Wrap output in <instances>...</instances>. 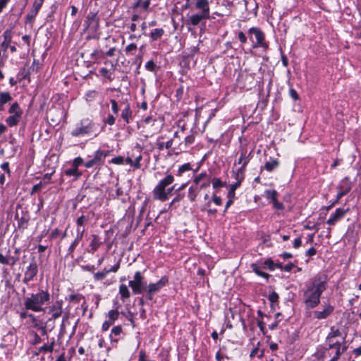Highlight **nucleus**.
I'll return each mask as SVG.
<instances>
[{"label": "nucleus", "mask_w": 361, "mask_h": 361, "mask_svg": "<svg viewBox=\"0 0 361 361\" xmlns=\"http://www.w3.org/2000/svg\"><path fill=\"white\" fill-rule=\"evenodd\" d=\"M328 279L326 274H317L306 284L303 293L306 310L315 308L320 303L322 293L327 289Z\"/></svg>", "instance_id": "nucleus-1"}, {"label": "nucleus", "mask_w": 361, "mask_h": 361, "mask_svg": "<svg viewBox=\"0 0 361 361\" xmlns=\"http://www.w3.org/2000/svg\"><path fill=\"white\" fill-rule=\"evenodd\" d=\"M51 295L48 290L38 289L36 293L28 294L24 298L23 305L27 310L35 312H45L44 305L50 303Z\"/></svg>", "instance_id": "nucleus-2"}, {"label": "nucleus", "mask_w": 361, "mask_h": 361, "mask_svg": "<svg viewBox=\"0 0 361 361\" xmlns=\"http://www.w3.org/2000/svg\"><path fill=\"white\" fill-rule=\"evenodd\" d=\"M247 35L253 49L262 48L264 51L269 49V42L266 41L265 33L261 28L252 27L247 30Z\"/></svg>", "instance_id": "nucleus-3"}, {"label": "nucleus", "mask_w": 361, "mask_h": 361, "mask_svg": "<svg viewBox=\"0 0 361 361\" xmlns=\"http://www.w3.org/2000/svg\"><path fill=\"white\" fill-rule=\"evenodd\" d=\"M95 123L92 119L85 118L75 124V128L71 132L73 137H81L89 136L94 133Z\"/></svg>", "instance_id": "nucleus-4"}, {"label": "nucleus", "mask_w": 361, "mask_h": 361, "mask_svg": "<svg viewBox=\"0 0 361 361\" xmlns=\"http://www.w3.org/2000/svg\"><path fill=\"white\" fill-rule=\"evenodd\" d=\"M174 180L173 175L166 172L165 176L159 181L152 190L154 200L161 202L167 200L165 188L171 185L174 182Z\"/></svg>", "instance_id": "nucleus-5"}, {"label": "nucleus", "mask_w": 361, "mask_h": 361, "mask_svg": "<svg viewBox=\"0 0 361 361\" xmlns=\"http://www.w3.org/2000/svg\"><path fill=\"white\" fill-rule=\"evenodd\" d=\"M8 113L10 116L5 120L6 125L8 127H14L18 125L22 118L23 111L17 102H13L11 105Z\"/></svg>", "instance_id": "nucleus-6"}, {"label": "nucleus", "mask_w": 361, "mask_h": 361, "mask_svg": "<svg viewBox=\"0 0 361 361\" xmlns=\"http://www.w3.org/2000/svg\"><path fill=\"white\" fill-rule=\"evenodd\" d=\"M128 286L131 288L132 292L135 295L142 294L147 288L145 278L140 271L135 273L133 280L129 281Z\"/></svg>", "instance_id": "nucleus-7"}, {"label": "nucleus", "mask_w": 361, "mask_h": 361, "mask_svg": "<svg viewBox=\"0 0 361 361\" xmlns=\"http://www.w3.org/2000/svg\"><path fill=\"white\" fill-rule=\"evenodd\" d=\"M108 155V151L98 149L94 153L92 159L86 161L84 164V166L87 169L92 168L93 166L99 168L104 164L105 159Z\"/></svg>", "instance_id": "nucleus-8"}, {"label": "nucleus", "mask_w": 361, "mask_h": 361, "mask_svg": "<svg viewBox=\"0 0 361 361\" xmlns=\"http://www.w3.org/2000/svg\"><path fill=\"white\" fill-rule=\"evenodd\" d=\"M168 283V279L166 276L161 277L157 283H151L147 286L146 298L152 300L155 293H158Z\"/></svg>", "instance_id": "nucleus-9"}, {"label": "nucleus", "mask_w": 361, "mask_h": 361, "mask_svg": "<svg viewBox=\"0 0 361 361\" xmlns=\"http://www.w3.org/2000/svg\"><path fill=\"white\" fill-rule=\"evenodd\" d=\"M38 273V266L37 262L33 258L30 262L29 265L26 267L24 272L23 282L25 284H27L30 281L34 280Z\"/></svg>", "instance_id": "nucleus-10"}, {"label": "nucleus", "mask_w": 361, "mask_h": 361, "mask_svg": "<svg viewBox=\"0 0 361 361\" xmlns=\"http://www.w3.org/2000/svg\"><path fill=\"white\" fill-rule=\"evenodd\" d=\"M18 262V258L11 255L10 248H5L0 252V264L13 267Z\"/></svg>", "instance_id": "nucleus-11"}, {"label": "nucleus", "mask_w": 361, "mask_h": 361, "mask_svg": "<svg viewBox=\"0 0 361 361\" xmlns=\"http://www.w3.org/2000/svg\"><path fill=\"white\" fill-rule=\"evenodd\" d=\"M254 83V76L246 73H240L237 79V85L240 88L250 90Z\"/></svg>", "instance_id": "nucleus-12"}, {"label": "nucleus", "mask_w": 361, "mask_h": 361, "mask_svg": "<svg viewBox=\"0 0 361 361\" xmlns=\"http://www.w3.org/2000/svg\"><path fill=\"white\" fill-rule=\"evenodd\" d=\"M322 307V310H315L313 312L314 319L319 320L325 319L334 312V307L329 302H324Z\"/></svg>", "instance_id": "nucleus-13"}, {"label": "nucleus", "mask_w": 361, "mask_h": 361, "mask_svg": "<svg viewBox=\"0 0 361 361\" xmlns=\"http://www.w3.org/2000/svg\"><path fill=\"white\" fill-rule=\"evenodd\" d=\"M352 188V182L350 180V178L346 176L343 178L338 183L337 186V196L338 199H341L342 197L347 195Z\"/></svg>", "instance_id": "nucleus-14"}, {"label": "nucleus", "mask_w": 361, "mask_h": 361, "mask_svg": "<svg viewBox=\"0 0 361 361\" xmlns=\"http://www.w3.org/2000/svg\"><path fill=\"white\" fill-rule=\"evenodd\" d=\"M30 214L27 211L22 209L20 214L16 211L15 219L18 221V228L20 230H25L27 228L28 222L30 219Z\"/></svg>", "instance_id": "nucleus-15"}, {"label": "nucleus", "mask_w": 361, "mask_h": 361, "mask_svg": "<svg viewBox=\"0 0 361 361\" xmlns=\"http://www.w3.org/2000/svg\"><path fill=\"white\" fill-rule=\"evenodd\" d=\"M349 208L343 209V208H338L336 209L335 212L331 214L330 217L326 221V224L329 226H334L339 221H341L345 215L349 212Z\"/></svg>", "instance_id": "nucleus-16"}, {"label": "nucleus", "mask_w": 361, "mask_h": 361, "mask_svg": "<svg viewBox=\"0 0 361 361\" xmlns=\"http://www.w3.org/2000/svg\"><path fill=\"white\" fill-rule=\"evenodd\" d=\"M43 2L44 0H35L34 1L31 11L26 16V23H33L35 17L43 4Z\"/></svg>", "instance_id": "nucleus-17"}, {"label": "nucleus", "mask_w": 361, "mask_h": 361, "mask_svg": "<svg viewBox=\"0 0 361 361\" xmlns=\"http://www.w3.org/2000/svg\"><path fill=\"white\" fill-rule=\"evenodd\" d=\"M63 301L56 300L51 306L49 307L48 314L51 315V319H56L62 315Z\"/></svg>", "instance_id": "nucleus-18"}, {"label": "nucleus", "mask_w": 361, "mask_h": 361, "mask_svg": "<svg viewBox=\"0 0 361 361\" xmlns=\"http://www.w3.org/2000/svg\"><path fill=\"white\" fill-rule=\"evenodd\" d=\"M194 7L201 14L210 18L209 2L208 0H195Z\"/></svg>", "instance_id": "nucleus-19"}, {"label": "nucleus", "mask_w": 361, "mask_h": 361, "mask_svg": "<svg viewBox=\"0 0 361 361\" xmlns=\"http://www.w3.org/2000/svg\"><path fill=\"white\" fill-rule=\"evenodd\" d=\"M13 27L14 26H11L9 28H7L3 32L2 36L4 38V40L1 44V47L4 51H6L8 49V47H10V45L13 42Z\"/></svg>", "instance_id": "nucleus-20"}, {"label": "nucleus", "mask_w": 361, "mask_h": 361, "mask_svg": "<svg viewBox=\"0 0 361 361\" xmlns=\"http://www.w3.org/2000/svg\"><path fill=\"white\" fill-rule=\"evenodd\" d=\"M119 312L118 310H111L109 311L107 314L108 320H106L102 326V330L103 331H106L109 327L114 324V322L118 319Z\"/></svg>", "instance_id": "nucleus-21"}, {"label": "nucleus", "mask_w": 361, "mask_h": 361, "mask_svg": "<svg viewBox=\"0 0 361 361\" xmlns=\"http://www.w3.org/2000/svg\"><path fill=\"white\" fill-rule=\"evenodd\" d=\"M75 233H76L75 238L74 240L71 243V244L70 245V246L68 249V252L69 255H72L74 252L76 247L78 245L79 243L82 240V238L84 237L85 232H84L83 229H82V231H80L79 229H75Z\"/></svg>", "instance_id": "nucleus-22"}, {"label": "nucleus", "mask_w": 361, "mask_h": 361, "mask_svg": "<svg viewBox=\"0 0 361 361\" xmlns=\"http://www.w3.org/2000/svg\"><path fill=\"white\" fill-rule=\"evenodd\" d=\"M240 156L238 161L235 162V164H243V161H245V160H247V164L250 162V159L252 157V150H251L250 152H247V149L246 145H242L240 147Z\"/></svg>", "instance_id": "nucleus-23"}, {"label": "nucleus", "mask_w": 361, "mask_h": 361, "mask_svg": "<svg viewBox=\"0 0 361 361\" xmlns=\"http://www.w3.org/2000/svg\"><path fill=\"white\" fill-rule=\"evenodd\" d=\"M207 19H209V18H208L200 13H195L188 17V18L186 21V24L196 26V25H199L202 20H207Z\"/></svg>", "instance_id": "nucleus-24"}, {"label": "nucleus", "mask_w": 361, "mask_h": 361, "mask_svg": "<svg viewBox=\"0 0 361 361\" xmlns=\"http://www.w3.org/2000/svg\"><path fill=\"white\" fill-rule=\"evenodd\" d=\"M123 334V328L121 325L114 326L111 330L109 338L111 343H117Z\"/></svg>", "instance_id": "nucleus-25"}, {"label": "nucleus", "mask_w": 361, "mask_h": 361, "mask_svg": "<svg viewBox=\"0 0 361 361\" xmlns=\"http://www.w3.org/2000/svg\"><path fill=\"white\" fill-rule=\"evenodd\" d=\"M90 221L89 215L82 214L78 216L75 221L76 224V229H79L80 231L84 230V232L86 231V225Z\"/></svg>", "instance_id": "nucleus-26"}, {"label": "nucleus", "mask_w": 361, "mask_h": 361, "mask_svg": "<svg viewBox=\"0 0 361 361\" xmlns=\"http://www.w3.org/2000/svg\"><path fill=\"white\" fill-rule=\"evenodd\" d=\"M121 117L126 124L130 123L133 119V111L130 109V104L127 103L124 109L121 111Z\"/></svg>", "instance_id": "nucleus-27"}, {"label": "nucleus", "mask_w": 361, "mask_h": 361, "mask_svg": "<svg viewBox=\"0 0 361 361\" xmlns=\"http://www.w3.org/2000/svg\"><path fill=\"white\" fill-rule=\"evenodd\" d=\"M64 174L68 177L73 176V180H77L79 178L81 177L82 172L79 171L78 169L72 166L71 168L67 169L64 171Z\"/></svg>", "instance_id": "nucleus-28"}, {"label": "nucleus", "mask_w": 361, "mask_h": 361, "mask_svg": "<svg viewBox=\"0 0 361 361\" xmlns=\"http://www.w3.org/2000/svg\"><path fill=\"white\" fill-rule=\"evenodd\" d=\"M92 240L89 245L90 250H88L89 252L94 253L95 251H97L99 247L102 244V242L99 240V238L98 235H92Z\"/></svg>", "instance_id": "nucleus-29"}, {"label": "nucleus", "mask_w": 361, "mask_h": 361, "mask_svg": "<svg viewBox=\"0 0 361 361\" xmlns=\"http://www.w3.org/2000/svg\"><path fill=\"white\" fill-rule=\"evenodd\" d=\"M200 190L197 185H192L188 191V197L191 202L196 200L197 195H199Z\"/></svg>", "instance_id": "nucleus-30"}, {"label": "nucleus", "mask_w": 361, "mask_h": 361, "mask_svg": "<svg viewBox=\"0 0 361 361\" xmlns=\"http://www.w3.org/2000/svg\"><path fill=\"white\" fill-rule=\"evenodd\" d=\"M250 267L253 272H255L257 276L265 279L267 281H268L269 277L271 276L269 274L261 271L260 269L262 268V267H259L257 263L251 264Z\"/></svg>", "instance_id": "nucleus-31"}, {"label": "nucleus", "mask_w": 361, "mask_h": 361, "mask_svg": "<svg viewBox=\"0 0 361 361\" xmlns=\"http://www.w3.org/2000/svg\"><path fill=\"white\" fill-rule=\"evenodd\" d=\"M118 292L121 296V299L123 301H125L126 300L128 299L130 296V290L128 286L124 283H121L119 286Z\"/></svg>", "instance_id": "nucleus-32"}, {"label": "nucleus", "mask_w": 361, "mask_h": 361, "mask_svg": "<svg viewBox=\"0 0 361 361\" xmlns=\"http://www.w3.org/2000/svg\"><path fill=\"white\" fill-rule=\"evenodd\" d=\"M279 166V160L271 157L270 159L265 163L264 167L267 171L271 172L278 168Z\"/></svg>", "instance_id": "nucleus-33"}, {"label": "nucleus", "mask_w": 361, "mask_h": 361, "mask_svg": "<svg viewBox=\"0 0 361 361\" xmlns=\"http://www.w3.org/2000/svg\"><path fill=\"white\" fill-rule=\"evenodd\" d=\"M164 34V30L162 28H156L152 30L149 37L152 41L159 39Z\"/></svg>", "instance_id": "nucleus-34"}, {"label": "nucleus", "mask_w": 361, "mask_h": 361, "mask_svg": "<svg viewBox=\"0 0 361 361\" xmlns=\"http://www.w3.org/2000/svg\"><path fill=\"white\" fill-rule=\"evenodd\" d=\"M211 183L212 184L213 188L217 192V189L226 186V183L221 180L220 178L214 177L211 179Z\"/></svg>", "instance_id": "nucleus-35"}, {"label": "nucleus", "mask_w": 361, "mask_h": 361, "mask_svg": "<svg viewBox=\"0 0 361 361\" xmlns=\"http://www.w3.org/2000/svg\"><path fill=\"white\" fill-rule=\"evenodd\" d=\"M209 174L207 173L206 171H203L201 173H200L199 174H197V175L194 176V177H193V183H194V185H193L198 186V185L200 183V182L202 180H203L204 179L207 178V176Z\"/></svg>", "instance_id": "nucleus-36"}, {"label": "nucleus", "mask_w": 361, "mask_h": 361, "mask_svg": "<svg viewBox=\"0 0 361 361\" xmlns=\"http://www.w3.org/2000/svg\"><path fill=\"white\" fill-rule=\"evenodd\" d=\"M240 181H236L235 183L231 184L229 187V190L227 193V197L228 198H235V190L238 187H240Z\"/></svg>", "instance_id": "nucleus-37"}, {"label": "nucleus", "mask_w": 361, "mask_h": 361, "mask_svg": "<svg viewBox=\"0 0 361 361\" xmlns=\"http://www.w3.org/2000/svg\"><path fill=\"white\" fill-rule=\"evenodd\" d=\"M54 345H55V341H54V338H52V341H51L50 345L44 344L42 346H41L39 348L38 352L36 353V355H39V353L40 352H49V353H51L53 351V350H54Z\"/></svg>", "instance_id": "nucleus-38"}, {"label": "nucleus", "mask_w": 361, "mask_h": 361, "mask_svg": "<svg viewBox=\"0 0 361 361\" xmlns=\"http://www.w3.org/2000/svg\"><path fill=\"white\" fill-rule=\"evenodd\" d=\"M12 99L13 98L8 92H0V103H1V104H6L10 102Z\"/></svg>", "instance_id": "nucleus-39"}, {"label": "nucleus", "mask_w": 361, "mask_h": 361, "mask_svg": "<svg viewBox=\"0 0 361 361\" xmlns=\"http://www.w3.org/2000/svg\"><path fill=\"white\" fill-rule=\"evenodd\" d=\"M82 300H85V297L82 294L72 293L68 296L69 302L75 304H78Z\"/></svg>", "instance_id": "nucleus-40"}, {"label": "nucleus", "mask_w": 361, "mask_h": 361, "mask_svg": "<svg viewBox=\"0 0 361 361\" xmlns=\"http://www.w3.org/2000/svg\"><path fill=\"white\" fill-rule=\"evenodd\" d=\"M264 194L266 198L271 202L277 199L278 192L275 190H266Z\"/></svg>", "instance_id": "nucleus-41"}, {"label": "nucleus", "mask_w": 361, "mask_h": 361, "mask_svg": "<svg viewBox=\"0 0 361 361\" xmlns=\"http://www.w3.org/2000/svg\"><path fill=\"white\" fill-rule=\"evenodd\" d=\"M341 336V332L338 329H335L334 326L330 328V332L326 336V340L334 339L336 337Z\"/></svg>", "instance_id": "nucleus-42"}, {"label": "nucleus", "mask_w": 361, "mask_h": 361, "mask_svg": "<svg viewBox=\"0 0 361 361\" xmlns=\"http://www.w3.org/2000/svg\"><path fill=\"white\" fill-rule=\"evenodd\" d=\"M262 268L263 269H268L269 271H274L276 269L275 263L271 258L267 259L262 266Z\"/></svg>", "instance_id": "nucleus-43"}, {"label": "nucleus", "mask_w": 361, "mask_h": 361, "mask_svg": "<svg viewBox=\"0 0 361 361\" xmlns=\"http://www.w3.org/2000/svg\"><path fill=\"white\" fill-rule=\"evenodd\" d=\"M190 170H192L191 164L190 163H185L179 166L177 171V176H181L183 173L189 171Z\"/></svg>", "instance_id": "nucleus-44"}, {"label": "nucleus", "mask_w": 361, "mask_h": 361, "mask_svg": "<svg viewBox=\"0 0 361 361\" xmlns=\"http://www.w3.org/2000/svg\"><path fill=\"white\" fill-rule=\"evenodd\" d=\"M109 274V272L106 269H104L102 271H98L96 273H94L93 277L94 281H102L103 280L106 275Z\"/></svg>", "instance_id": "nucleus-45"}, {"label": "nucleus", "mask_w": 361, "mask_h": 361, "mask_svg": "<svg viewBox=\"0 0 361 361\" xmlns=\"http://www.w3.org/2000/svg\"><path fill=\"white\" fill-rule=\"evenodd\" d=\"M326 343L328 345V349L337 348V350H341V343L339 341L334 342L333 339L326 340Z\"/></svg>", "instance_id": "nucleus-46"}, {"label": "nucleus", "mask_w": 361, "mask_h": 361, "mask_svg": "<svg viewBox=\"0 0 361 361\" xmlns=\"http://www.w3.org/2000/svg\"><path fill=\"white\" fill-rule=\"evenodd\" d=\"M99 73L102 77L107 78L109 81L113 80V78L111 77L113 72L106 68H101Z\"/></svg>", "instance_id": "nucleus-47"}, {"label": "nucleus", "mask_w": 361, "mask_h": 361, "mask_svg": "<svg viewBox=\"0 0 361 361\" xmlns=\"http://www.w3.org/2000/svg\"><path fill=\"white\" fill-rule=\"evenodd\" d=\"M98 92L95 90H89L85 94V99L87 102H91L98 96Z\"/></svg>", "instance_id": "nucleus-48"}, {"label": "nucleus", "mask_w": 361, "mask_h": 361, "mask_svg": "<svg viewBox=\"0 0 361 361\" xmlns=\"http://www.w3.org/2000/svg\"><path fill=\"white\" fill-rule=\"evenodd\" d=\"M102 51L96 49L90 54L91 61L97 63L98 59L102 57Z\"/></svg>", "instance_id": "nucleus-49"}, {"label": "nucleus", "mask_w": 361, "mask_h": 361, "mask_svg": "<svg viewBox=\"0 0 361 361\" xmlns=\"http://www.w3.org/2000/svg\"><path fill=\"white\" fill-rule=\"evenodd\" d=\"M136 50H137L136 44L130 43L126 47L125 52H126V55H134Z\"/></svg>", "instance_id": "nucleus-50"}, {"label": "nucleus", "mask_w": 361, "mask_h": 361, "mask_svg": "<svg viewBox=\"0 0 361 361\" xmlns=\"http://www.w3.org/2000/svg\"><path fill=\"white\" fill-rule=\"evenodd\" d=\"M210 183H211V178H210L209 175H208L207 176V178L204 179L203 180H202L200 182V183L198 185V188H200V190L202 189H205V188L209 187Z\"/></svg>", "instance_id": "nucleus-51"}, {"label": "nucleus", "mask_w": 361, "mask_h": 361, "mask_svg": "<svg viewBox=\"0 0 361 361\" xmlns=\"http://www.w3.org/2000/svg\"><path fill=\"white\" fill-rule=\"evenodd\" d=\"M195 135L193 133L186 136L184 140V146L185 148H187L190 145L193 144L195 142Z\"/></svg>", "instance_id": "nucleus-52"}, {"label": "nucleus", "mask_w": 361, "mask_h": 361, "mask_svg": "<svg viewBox=\"0 0 361 361\" xmlns=\"http://www.w3.org/2000/svg\"><path fill=\"white\" fill-rule=\"evenodd\" d=\"M125 159L123 157L118 156L116 157H114L109 161V163L118 164V165H122L124 164Z\"/></svg>", "instance_id": "nucleus-53"}, {"label": "nucleus", "mask_w": 361, "mask_h": 361, "mask_svg": "<svg viewBox=\"0 0 361 361\" xmlns=\"http://www.w3.org/2000/svg\"><path fill=\"white\" fill-rule=\"evenodd\" d=\"M104 124H107L109 126H113L115 123L116 118L111 115L109 114L108 116L102 120Z\"/></svg>", "instance_id": "nucleus-54"}, {"label": "nucleus", "mask_w": 361, "mask_h": 361, "mask_svg": "<svg viewBox=\"0 0 361 361\" xmlns=\"http://www.w3.org/2000/svg\"><path fill=\"white\" fill-rule=\"evenodd\" d=\"M279 297L278 293L275 291H271L268 296L269 300L272 304L277 302L279 300Z\"/></svg>", "instance_id": "nucleus-55"}, {"label": "nucleus", "mask_w": 361, "mask_h": 361, "mask_svg": "<svg viewBox=\"0 0 361 361\" xmlns=\"http://www.w3.org/2000/svg\"><path fill=\"white\" fill-rule=\"evenodd\" d=\"M84 164V160L80 157H75L72 161V166L77 169H78L80 166L83 165Z\"/></svg>", "instance_id": "nucleus-56"}, {"label": "nucleus", "mask_w": 361, "mask_h": 361, "mask_svg": "<svg viewBox=\"0 0 361 361\" xmlns=\"http://www.w3.org/2000/svg\"><path fill=\"white\" fill-rule=\"evenodd\" d=\"M261 240L263 244L266 245L267 247H271L272 243L270 240V235L264 234L262 235Z\"/></svg>", "instance_id": "nucleus-57"}, {"label": "nucleus", "mask_w": 361, "mask_h": 361, "mask_svg": "<svg viewBox=\"0 0 361 361\" xmlns=\"http://www.w3.org/2000/svg\"><path fill=\"white\" fill-rule=\"evenodd\" d=\"M145 66L147 71H151V72H154L156 69V64L154 63V62L152 60L148 61L145 63Z\"/></svg>", "instance_id": "nucleus-58"}, {"label": "nucleus", "mask_w": 361, "mask_h": 361, "mask_svg": "<svg viewBox=\"0 0 361 361\" xmlns=\"http://www.w3.org/2000/svg\"><path fill=\"white\" fill-rule=\"evenodd\" d=\"M110 103L111 104V110L114 114H118L119 111V107L117 102L115 99H111Z\"/></svg>", "instance_id": "nucleus-59"}, {"label": "nucleus", "mask_w": 361, "mask_h": 361, "mask_svg": "<svg viewBox=\"0 0 361 361\" xmlns=\"http://www.w3.org/2000/svg\"><path fill=\"white\" fill-rule=\"evenodd\" d=\"M238 38L241 44H245L247 42L248 37L243 32H239L238 33Z\"/></svg>", "instance_id": "nucleus-60"}, {"label": "nucleus", "mask_w": 361, "mask_h": 361, "mask_svg": "<svg viewBox=\"0 0 361 361\" xmlns=\"http://www.w3.org/2000/svg\"><path fill=\"white\" fill-rule=\"evenodd\" d=\"M99 20V18L97 16V13L90 12L87 16V20L85 21V23H87L92 22V21H95V20Z\"/></svg>", "instance_id": "nucleus-61"}, {"label": "nucleus", "mask_w": 361, "mask_h": 361, "mask_svg": "<svg viewBox=\"0 0 361 361\" xmlns=\"http://www.w3.org/2000/svg\"><path fill=\"white\" fill-rule=\"evenodd\" d=\"M87 27L96 31L99 27V20L87 23Z\"/></svg>", "instance_id": "nucleus-62"}, {"label": "nucleus", "mask_w": 361, "mask_h": 361, "mask_svg": "<svg viewBox=\"0 0 361 361\" xmlns=\"http://www.w3.org/2000/svg\"><path fill=\"white\" fill-rule=\"evenodd\" d=\"M142 159V157L141 154H139L137 157H135L134 163H133V167L135 169H138L141 167L140 161Z\"/></svg>", "instance_id": "nucleus-63"}, {"label": "nucleus", "mask_w": 361, "mask_h": 361, "mask_svg": "<svg viewBox=\"0 0 361 361\" xmlns=\"http://www.w3.org/2000/svg\"><path fill=\"white\" fill-rule=\"evenodd\" d=\"M289 95L294 101H297L300 99L297 91L293 88H290Z\"/></svg>", "instance_id": "nucleus-64"}]
</instances>
